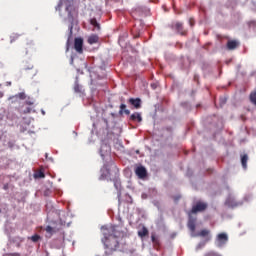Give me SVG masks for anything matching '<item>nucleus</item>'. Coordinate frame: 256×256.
Returning a JSON list of instances; mask_svg holds the SVG:
<instances>
[{"label": "nucleus", "mask_w": 256, "mask_h": 256, "mask_svg": "<svg viewBox=\"0 0 256 256\" xmlns=\"http://www.w3.org/2000/svg\"><path fill=\"white\" fill-rule=\"evenodd\" d=\"M61 7H63V0H60L58 5L56 6V11L61 13Z\"/></svg>", "instance_id": "26"}, {"label": "nucleus", "mask_w": 256, "mask_h": 256, "mask_svg": "<svg viewBox=\"0 0 256 256\" xmlns=\"http://www.w3.org/2000/svg\"><path fill=\"white\" fill-rule=\"evenodd\" d=\"M29 239H31V241H33V243H37L41 239V236H39L38 234H35V235L31 236Z\"/></svg>", "instance_id": "24"}, {"label": "nucleus", "mask_w": 256, "mask_h": 256, "mask_svg": "<svg viewBox=\"0 0 256 256\" xmlns=\"http://www.w3.org/2000/svg\"><path fill=\"white\" fill-rule=\"evenodd\" d=\"M43 115H45V111H42Z\"/></svg>", "instance_id": "38"}, {"label": "nucleus", "mask_w": 256, "mask_h": 256, "mask_svg": "<svg viewBox=\"0 0 256 256\" xmlns=\"http://www.w3.org/2000/svg\"><path fill=\"white\" fill-rule=\"evenodd\" d=\"M128 103L132 105L135 109H141V98H130Z\"/></svg>", "instance_id": "10"}, {"label": "nucleus", "mask_w": 256, "mask_h": 256, "mask_svg": "<svg viewBox=\"0 0 256 256\" xmlns=\"http://www.w3.org/2000/svg\"><path fill=\"white\" fill-rule=\"evenodd\" d=\"M209 233H210L209 230L204 229V230H201L198 235H199L200 237H207V235H209Z\"/></svg>", "instance_id": "25"}, {"label": "nucleus", "mask_w": 256, "mask_h": 256, "mask_svg": "<svg viewBox=\"0 0 256 256\" xmlns=\"http://www.w3.org/2000/svg\"><path fill=\"white\" fill-rule=\"evenodd\" d=\"M105 151L106 153H111V146H109L108 144H103L100 148V154L101 157H105Z\"/></svg>", "instance_id": "13"}, {"label": "nucleus", "mask_w": 256, "mask_h": 256, "mask_svg": "<svg viewBox=\"0 0 256 256\" xmlns=\"http://www.w3.org/2000/svg\"><path fill=\"white\" fill-rule=\"evenodd\" d=\"M252 25H256V22L255 21H252V22H250Z\"/></svg>", "instance_id": "36"}, {"label": "nucleus", "mask_w": 256, "mask_h": 256, "mask_svg": "<svg viewBox=\"0 0 256 256\" xmlns=\"http://www.w3.org/2000/svg\"><path fill=\"white\" fill-rule=\"evenodd\" d=\"M0 213H1V209H0Z\"/></svg>", "instance_id": "40"}, {"label": "nucleus", "mask_w": 256, "mask_h": 256, "mask_svg": "<svg viewBox=\"0 0 256 256\" xmlns=\"http://www.w3.org/2000/svg\"><path fill=\"white\" fill-rule=\"evenodd\" d=\"M74 49L77 53H83V38H75Z\"/></svg>", "instance_id": "7"}, {"label": "nucleus", "mask_w": 256, "mask_h": 256, "mask_svg": "<svg viewBox=\"0 0 256 256\" xmlns=\"http://www.w3.org/2000/svg\"><path fill=\"white\" fill-rule=\"evenodd\" d=\"M35 177H36V178H39V179H43V178L45 177V173H43V172L40 171V172H38V173L35 174Z\"/></svg>", "instance_id": "27"}, {"label": "nucleus", "mask_w": 256, "mask_h": 256, "mask_svg": "<svg viewBox=\"0 0 256 256\" xmlns=\"http://www.w3.org/2000/svg\"><path fill=\"white\" fill-rule=\"evenodd\" d=\"M74 91L75 93H83V86L76 82L74 85Z\"/></svg>", "instance_id": "22"}, {"label": "nucleus", "mask_w": 256, "mask_h": 256, "mask_svg": "<svg viewBox=\"0 0 256 256\" xmlns=\"http://www.w3.org/2000/svg\"><path fill=\"white\" fill-rule=\"evenodd\" d=\"M73 31V26H70V33H72Z\"/></svg>", "instance_id": "33"}, {"label": "nucleus", "mask_w": 256, "mask_h": 256, "mask_svg": "<svg viewBox=\"0 0 256 256\" xmlns=\"http://www.w3.org/2000/svg\"><path fill=\"white\" fill-rule=\"evenodd\" d=\"M149 235V230L147 227L143 226L141 230L138 231V237L143 239V237H147Z\"/></svg>", "instance_id": "16"}, {"label": "nucleus", "mask_w": 256, "mask_h": 256, "mask_svg": "<svg viewBox=\"0 0 256 256\" xmlns=\"http://www.w3.org/2000/svg\"><path fill=\"white\" fill-rule=\"evenodd\" d=\"M225 103H227V100L222 99V104L225 105Z\"/></svg>", "instance_id": "31"}, {"label": "nucleus", "mask_w": 256, "mask_h": 256, "mask_svg": "<svg viewBox=\"0 0 256 256\" xmlns=\"http://www.w3.org/2000/svg\"><path fill=\"white\" fill-rule=\"evenodd\" d=\"M119 170L115 163L105 164L101 169V175L99 181H113L114 177H117Z\"/></svg>", "instance_id": "2"}, {"label": "nucleus", "mask_w": 256, "mask_h": 256, "mask_svg": "<svg viewBox=\"0 0 256 256\" xmlns=\"http://www.w3.org/2000/svg\"><path fill=\"white\" fill-rule=\"evenodd\" d=\"M151 87H153V89H155V85L152 84Z\"/></svg>", "instance_id": "37"}, {"label": "nucleus", "mask_w": 256, "mask_h": 256, "mask_svg": "<svg viewBox=\"0 0 256 256\" xmlns=\"http://www.w3.org/2000/svg\"><path fill=\"white\" fill-rule=\"evenodd\" d=\"M89 45H95V43H99V36L96 34H92L88 37Z\"/></svg>", "instance_id": "15"}, {"label": "nucleus", "mask_w": 256, "mask_h": 256, "mask_svg": "<svg viewBox=\"0 0 256 256\" xmlns=\"http://www.w3.org/2000/svg\"><path fill=\"white\" fill-rule=\"evenodd\" d=\"M8 256H21L19 253H10V254H7Z\"/></svg>", "instance_id": "30"}, {"label": "nucleus", "mask_w": 256, "mask_h": 256, "mask_svg": "<svg viewBox=\"0 0 256 256\" xmlns=\"http://www.w3.org/2000/svg\"><path fill=\"white\" fill-rule=\"evenodd\" d=\"M130 121H137L138 123H141V121H143V117H141V113L135 112L131 114Z\"/></svg>", "instance_id": "12"}, {"label": "nucleus", "mask_w": 256, "mask_h": 256, "mask_svg": "<svg viewBox=\"0 0 256 256\" xmlns=\"http://www.w3.org/2000/svg\"><path fill=\"white\" fill-rule=\"evenodd\" d=\"M181 199V196L176 197V201H179Z\"/></svg>", "instance_id": "35"}, {"label": "nucleus", "mask_w": 256, "mask_h": 256, "mask_svg": "<svg viewBox=\"0 0 256 256\" xmlns=\"http://www.w3.org/2000/svg\"><path fill=\"white\" fill-rule=\"evenodd\" d=\"M25 104H26V105H33L34 102H33V100H31V98H28V99L25 101Z\"/></svg>", "instance_id": "28"}, {"label": "nucleus", "mask_w": 256, "mask_h": 256, "mask_svg": "<svg viewBox=\"0 0 256 256\" xmlns=\"http://www.w3.org/2000/svg\"><path fill=\"white\" fill-rule=\"evenodd\" d=\"M206 209H207V203L199 201L192 206V209L189 213L190 215H196V213H203V211H205Z\"/></svg>", "instance_id": "3"}, {"label": "nucleus", "mask_w": 256, "mask_h": 256, "mask_svg": "<svg viewBox=\"0 0 256 256\" xmlns=\"http://www.w3.org/2000/svg\"><path fill=\"white\" fill-rule=\"evenodd\" d=\"M15 99H20V101H25V99H27V94H25V92H20L18 94H16Z\"/></svg>", "instance_id": "20"}, {"label": "nucleus", "mask_w": 256, "mask_h": 256, "mask_svg": "<svg viewBox=\"0 0 256 256\" xmlns=\"http://www.w3.org/2000/svg\"><path fill=\"white\" fill-rule=\"evenodd\" d=\"M229 241V236L227 233H220L216 237V245L217 247H223Z\"/></svg>", "instance_id": "5"}, {"label": "nucleus", "mask_w": 256, "mask_h": 256, "mask_svg": "<svg viewBox=\"0 0 256 256\" xmlns=\"http://www.w3.org/2000/svg\"><path fill=\"white\" fill-rule=\"evenodd\" d=\"M35 51V43L33 41H28L24 47L25 55H29V53H34Z\"/></svg>", "instance_id": "8"}, {"label": "nucleus", "mask_w": 256, "mask_h": 256, "mask_svg": "<svg viewBox=\"0 0 256 256\" xmlns=\"http://www.w3.org/2000/svg\"><path fill=\"white\" fill-rule=\"evenodd\" d=\"M172 29H175L179 35H187V31L183 28V23L175 22L172 24Z\"/></svg>", "instance_id": "6"}, {"label": "nucleus", "mask_w": 256, "mask_h": 256, "mask_svg": "<svg viewBox=\"0 0 256 256\" xmlns=\"http://www.w3.org/2000/svg\"><path fill=\"white\" fill-rule=\"evenodd\" d=\"M249 161V156L247 154H243L241 156V164L243 169H247V162Z\"/></svg>", "instance_id": "18"}, {"label": "nucleus", "mask_w": 256, "mask_h": 256, "mask_svg": "<svg viewBox=\"0 0 256 256\" xmlns=\"http://www.w3.org/2000/svg\"><path fill=\"white\" fill-rule=\"evenodd\" d=\"M90 24L93 25L95 27V29H97L98 31L101 30V24H99V22H97L96 18H92L90 20Z\"/></svg>", "instance_id": "19"}, {"label": "nucleus", "mask_w": 256, "mask_h": 256, "mask_svg": "<svg viewBox=\"0 0 256 256\" xmlns=\"http://www.w3.org/2000/svg\"><path fill=\"white\" fill-rule=\"evenodd\" d=\"M104 240L103 243L107 249L110 251H117L119 247V232L115 229V226H111L110 228H105L104 232Z\"/></svg>", "instance_id": "1"}, {"label": "nucleus", "mask_w": 256, "mask_h": 256, "mask_svg": "<svg viewBox=\"0 0 256 256\" xmlns=\"http://www.w3.org/2000/svg\"><path fill=\"white\" fill-rule=\"evenodd\" d=\"M71 9H73V7L69 4L65 5V11L68 13V21L70 23H73V13L71 12Z\"/></svg>", "instance_id": "14"}, {"label": "nucleus", "mask_w": 256, "mask_h": 256, "mask_svg": "<svg viewBox=\"0 0 256 256\" xmlns=\"http://www.w3.org/2000/svg\"><path fill=\"white\" fill-rule=\"evenodd\" d=\"M45 231H46V233H48V235H53V233H55V229H53V227H51V226H47L46 228H45Z\"/></svg>", "instance_id": "23"}, {"label": "nucleus", "mask_w": 256, "mask_h": 256, "mask_svg": "<svg viewBox=\"0 0 256 256\" xmlns=\"http://www.w3.org/2000/svg\"><path fill=\"white\" fill-rule=\"evenodd\" d=\"M31 111H32V109H31L30 107H27V108L23 111V113H24V114H27V113H31Z\"/></svg>", "instance_id": "29"}, {"label": "nucleus", "mask_w": 256, "mask_h": 256, "mask_svg": "<svg viewBox=\"0 0 256 256\" xmlns=\"http://www.w3.org/2000/svg\"><path fill=\"white\" fill-rule=\"evenodd\" d=\"M19 37H21V35L17 34V33H13L10 35V43H15V41H17L19 39Z\"/></svg>", "instance_id": "21"}, {"label": "nucleus", "mask_w": 256, "mask_h": 256, "mask_svg": "<svg viewBox=\"0 0 256 256\" xmlns=\"http://www.w3.org/2000/svg\"><path fill=\"white\" fill-rule=\"evenodd\" d=\"M152 241L153 243H155V236H152Z\"/></svg>", "instance_id": "34"}, {"label": "nucleus", "mask_w": 256, "mask_h": 256, "mask_svg": "<svg viewBox=\"0 0 256 256\" xmlns=\"http://www.w3.org/2000/svg\"><path fill=\"white\" fill-rule=\"evenodd\" d=\"M6 85H7L8 87H11V82H6Z\"/></svg>", "instance_id": "32"}, {"label": "nucleus", "mask_w": 256, "mask_h": 256, "mask_svg": "<svg viewBox=\"0 0 256 256\" xmlns=\"http://www.w3.org/2000/svg\"><path fill=\"white\" fill-rule=\"evenodd\" d=\"M135 175L138 177V179L145 180L147 177V168L143 165H136L134 169Z\"/></svg>", "instance_id": "4"}, {"label": "nucleus", "mask_w": 256, "mask_h": 256, "mask_svg": "<svg viewBox=\"0 0 256 256\" xmlns=\"http://www.w3.org/2000/svg\"><path fill=\"white\" fill-rule=\"evenodd\" d=\"M123 113H125V115H131V111L127 109V105L125 104L120 105L119 115H123Z\"/></svg>", "instance_id": "17"}, {"label": "nucleus", "mask_w": 256, "mask_h": 256, "mask_svg": "<svg viewBox=\"0 0 256 256\" xmlns=\"http://www.w3.org/2000/svg\"><path fill=\"white\" fill-rule=\"evenodd\" d=\"M67 45H69V40L67 41Z\"/></svg>", "instance_id": "39"}, {"label": "nucleus", "mask_w": 256, "mask_h": 256, "mask_svg": "<svg viewBox=\"0 0 256 256\" xmlns=\"http://www.w3.org/2000/svg\"><path fill=\"white\" fill-rule=\"evenodd\" d=\"M226 47L228 51H234V49L239 47V42H237V40H230L227 42Z\"/></svg>", "instance_id": "11"}, {"label": "nucleus", "mask_w": 256, "mask_h": 256, "mask_svg": "<svg viewBox=\"0 0 256 256\" xmlns=\"http://www.w3.org/2000/svg\"><path fill=\"white\" fill-rule=\"evenodd\" d=\"M197 223V218H193L191 216V213H189V220H188V229L192 232L195 233L196 229V224Z\"/></svg>", "instance_id": "9"}]
</instances>
